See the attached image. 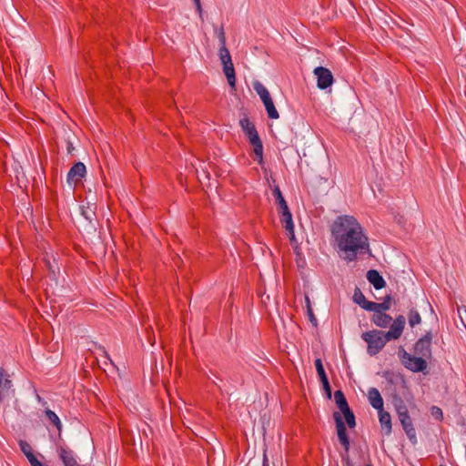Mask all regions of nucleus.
Here are the masks:
<instances>
[{
    "label": "nucleus",
    "mask_w": 466,
    "mask_h": 466,
    "mask_svg": "<svg viewBox=\"0 0 466 466\" xmlns=\"http://www.w3.org/2000/svg\"><path fill=\"white\" fill-rule=\"evenodd\" d=\"M366 466H372L371 464H367Z\"/></svg>",
    "instance_id": "nucleus-41"
},
{
    "label": "nucleus",
    "mask_w": 466,
    "mask_h": 466,
    "mask_svg": "<svg viewBox=\"0 0 466 466\" xmlns=\"http://www.w3.org/2000/svg\"><path fill=\"white\" fill-rule=\"evenodd\" d=\"M321 383H322L323 389L327 394V397L329 399H330L331 398V388H330L329 380H323V381H321Z\"/></svg>",
    "instance_id": "nucleus-35"
},
{
    "label": "nucleus",
    "mask_w": 466,
    "mask_h": 466,
    "mask_svg": "<svg viewBox=\"0 0 466 466\" xmlns=\"http://www.w3.org/2000/svg\"><path fill=\"white\" fill-rule=\"evenodd\" d=\"M378 412L379 420L382 431H384L385 435H390L392 431L390 414L388 411L384 410V409L378 410Z\"/></svg>",
    "instance_id": "nucleus-16"
},
{
    "label": "nucleus",
    "mask_w": 466,
    "mask_h": 466,
    "mask_svg": "<svg viewBox=\"0 0 466 466\" xmlns=\"http://www.w3.org/2000/svg\"><path fill=\"white\" fill-rule=\"evenodd\" d=\"M57 452L64 466H78L76 460L74 457L73 451L67 447L60 446Z\"/></svg>",
    "instance_id": "nucleus-12"
},
{
    "label": "nucleus",
    "mask_w": 466,
    "mask_h": 466,
    "mask_svg": "<svg viewBox=\"0 0 466 466\" xmlns=\"http://www.w3.org/2000/svg\"><path fill=\"white\" fill-rule=\"evenodd\" d=\"M334 399H335L336 405L341 413L350 410V408L348 404V401L346 400V397H345L344 393L342 392V390H336L334 393Z\"/></svg>",
    "instance_id": "nucleus-21"
},
{
    "label": "nucleus",
    "mask_w": 466,
    "mask_h": 466,
    "mask_svg": "<svg viewBox=\"0 0 466 466\" xmlns=\"http://www.w3.org/2000/svg\"><path fill=\"white\" fill-rule=\"evenodd\" d=\"M74 150H75V147H74L72 142L68 140L66 142V151H67V153L68 154H72Z\"/></svg>",
    "instance_id": "nucleus-37"
},
{
    "label": "nucleus",
    "mask_w": 466,
    "mask_h": 466,
    "mask_svg": "<svg viewBox=\"0 0 466 466\" xmlns=\"http://www.w3.org/2000/svg\"><path fill=\"white\" fill-rule=\"evenodd\" d=\"M272 194L276 199V204L278 206V211L279 213L283 210V209H286L288 208V205H287V202L279 189V187H276L273 191H272Z\"/></svg>",
    "instance_id": "nucleus-22"
},
{
    "label": "nucleus",
    "mask_w": 466,
    "mask_h": 466,
    "mask_svg": "<svg viewBox=\"0 0 466 466\" xmlns=\"http://www.w3.org/2000/svg\"><path fill=\"white\" fill-rule=\"evenodd\" d=\"M399 356L402 365L412 372H423L428 367L426 359L415 354L412 355L402 347L400 349Z\"/></svg>",
    "instance_id": "nucleus-4"
},
{
    "label": "nucleus",
    "mask_w": 466,
    "mask_h": 466,
    "mask_svg": "<svg viewBox=\"0 0 466 466\" xmlns=\"http://www.w3.org/2000/svg\"><path fill=\"white\" fill-rule=\"evenodd\" d=\"M80 211H81V215L84 217V218L86 221H88L89 223H92L94 220H96V216L95 208H93L89 205H87V206L81 205Z\"/></svg>",
    "instance_id": "nucleus-24"
},
{
    "label": "nucleus",
    "mask_w": 466,
    "mask_h": 466,
    "mask_svg": "<svg viewBox=\"0 0 466 466\" xmlns=\"http://www.w3.org/2000/svg\"><path fill=\"white\" fill-rule=\"evenodd\" d=\"M393 298L391 297V295H387L384 297V299L381 303L372 301V304H369L368 306L371 309V311H387L390 309V304Z\"/></svg>",
    "instance_id": "nucleus-20"
},
{
    "label": "nucleus",
    "mask_w": 466,
    "mask_h": 466,
    "mask_svg": "<svg viewBox=\"0 0 466 466\" xmlns=\"http://www.w3.org/2000/svg\"><path fill=\"white\" fill-rule=\"evenodd\" d=\"M373 315L370 318L372 323H374L377 327L385 329L391 326L394 319L390 315L386 313V311H372Z\"/></svg>",
    "instance_id": "nucleus-11"
},
{
    "label": "nucleus",
    "mask_w": 466,
    "mask_h": 466,
    "mask_svg": "<svg viewBox=\"0 0 466 466\" xmlns=\"http://www.w3.org/2000/svg\"><path fill=\"white\" fill-rule=\"evenodd\" d=\"M315 367H316L317 373H318V375L319 377L320 381L329 380L328 376H327V374L325 372V370H324L321 359H316L315 360Z\"/></svg>",
    "instance_id": "nucleus-30"
},
{
    "label": "nucleus",
    "mask_w": 466,
    "mask_h": 466,
    "mask_svg": "<svg viewBox=\"0 0 466 466\" xmlns=\"http://www.w3.org/2000/svg\"><path fill=\"white\" fill-rule=\"evenodd\" d=\"M408 320H409V325L411 328H414L415 326L420 324L421 317L417 309H415L413 308L410 309L409 314H408Z\"/></svg>",
    "instance_id": "nucleus-27"
},
{
    "label": "nucleus",
    "mask_w": 466,
    "mask_h": 466,
    "mask_svg": "<svg viewBox=\"0 0 466 466\" xmlns=\"http://www.w3.org/2000/svg\"><path fill=\"white\" fill-rule=\"evenodd\" d=\"M431 413L438 420H441L443 419L442 410L441 408H439L437 406L431 407Z\"/></svg>",
    "instance_id": "nucleus-33"
},
{
    "label": "nucleus",
    "mask_w": 466,
    "mask_h": 466,
    "mask_svg": "<svg viewBox=\"0 0 466 466\" xmlns=\"http://www.w3.org/2000/svg\"><path fill=\"white\" fill-rule=\"evenodd\" d=\"M194 3H195L197 11L199 14L200 18H202L203 10H202L200 0H194Z\"/></svg>",
    "instance_id": "nucleus-36"
},
{
    "label": "nucleus",
    "mask_w": 466,
    "mask_h": 466,
    "mask_svg": "<svg viewBox=\"0 0 466 466\" xmlns=\"http://www.w3.org/2000/svg\"><path fill=\"white\" fill-rule=\"evenodd\" d=\"M314 75L317 76V86L319 89H326L329 87L334 82V77L331 71L326 67H316L314 69Z\"/></svg>",
    "instance_id": "nucleus-7"
},
{
    "label": "nucleus",
    "mask_w": 466,
    "mask_h": 466,
    "mask_svg": "<svg viewBox=\"0 0 466 466\" xmlns=\"http://www.w3.org/2000/svg\"><path fill=\"white\" fill-rule=\"evenodd\" d=\"M12 387L13 383L9 380L8 373L0 367V401H4L14 395L15 390Z\"/></svg>",
    "instance_id": "nucleus-8"
},
{
    "label": "nucleus",
    "mask_w": 466,
    "mask_h": 466,
    "mask_svg": "<svg viewBox=\"0 0 466 466\" xmlns=\"http://www.w3.org/2000/svg\"><path fill=\"white\" fill-rule=\"evenodd\" d=\"M265 108L268 113V116L271 119H277L279 118V115L278 110L276 109L272 98L265 101L264 103Z\"/></svg>",
    "instance_id": "nucleus-28"
},
{
    "label": "nucleus",
    "mask_w": 466,
    "mask_h": 466,
    "mask_svg": "<svg viewBox=\"0 0 466 466\" xmlns=\"http://www.w3.org/2000/svg\"><path fill=\"white\" fill-rule=\"evenodd\" d=\"M253 86L263 103L271 99L269 92L260 82H255Z\"/></svg>",
    "instance_id": "nucleus-25"
},
{
    "label": "nucleus",
    "mask_w": 466,
    "mask_h": 466,
    "mask_svg": "<svg viewBox=\"0 0 466 466\" xmlns=\"http://www.w3.org/2000/svg\"><path fill=\"white\" fill-rule=\"evenodd\" d=\"M333 419H334V421L336 424V430H337V435H338L339 441L344 448L345 451L348 453L350 451V438L347 433V428H346L345 422L342 419L340 412L334 411Z\"/></svg>",
    "instance_id": "nucleus-6"
},
{
    "label": "nucleus",
    "mask_w": 466,
    "mask_h": 466,
    "mask_svg": "<svg viewBox=\"0 0 466 466\" xmlns=\"http://www.w3.org/2000/svg\"><path fill=\"white\" fill-rule=\"evenodd\" d=\"M406 319L399 315L394 319L388 331L371 329L361 334V339L367 343V352L370 356L377 355L388 341L399 339L404 330Z\"/></svg>",
    "instance_id": "nucleus-2"
},
{
    "label": "nucleus",
    "mask_w": 466,
    "mask_h": 466,
    "mask_svg": "<svg viewBox=\"0 0 466 466\" xmlns=\"http://www.w3.org/2000/svg\"><path fill=\"white\" fill-rule=\"evenodd\" d=\"M218 38L220 46H226V35H225L223 25H221V27L218 31Z\"/></svg>",
    "instance_id": "nucleus-34"
},
{
    "label": "nucleus",
    "mask_w": 466,
    "mask_h": 466,
    "mask_svg": "<svg viewBox=\"0 0 466 466\" xmlns=\"http://www.w3.org/2000/svg\"><path fill=\"white\" fill-rule=\"evenodd\" d=\"M366 277H367V279L369 280V282L370 284H372L376 289H380L384 288L386 285V281L384 280L382 276L379 273V271L376 269H370L367 272Z\"/></svg>",
    "instance_id": "nucleus-15"
},
{
    "label": "nucleus",
    "mask_w": 466,
    "mask_h": 466,
    "mask_svg": "<svg viewBox=\"0 0 466 466\" xmlns=\"http://www.w3.org/2000/svg\"><path fill=\"white\" fill-rule=\"evenodd\" d=\"M32 466H43L41 461H37L36 464H33Z\"/></svg>",
    "instance_id": "nucleus-40"
},
{
    "label": "nucleus",
    "mask_w": 466,
    "mask_h": 466,
    "mask_svg": "<svg viewBox=\"0 0 466 466\" xmlns=\"http://www.w3.org/2000/svg\"><path fill=\"white\" fill-rule=\"evenodd\" d=\"M353 301L356 304L360 305L363 309L367 311H371V309L368 305L372 304V301L367 300L365 296L359 288H356L354 290Z\"/></svg>",
    "instance_id": "nucleus-19"
},
{
    "label": "nucleus",
    "mask_w": 466,
    "mask_h": 466,
    "mask_svg": "<svg viewBox=\"0 0 466 466\" xmlns=\"http://www.w3.org/2000/svg\"><path fill=\"white\" fill-rule=\"evenodd\" d=\"M431 331H427L420 339H419L414 346L413 351L415 355L422 357L426 360L431 359V341H432Z\"/></svg>",
    "instance_id": "nucleus-5"
},
{
    "label": "nucleus",
    "mask_w": 466,
    "mask_h": 466,
    "mask_svg": "<svg viewBox=\"0 0 466 466\" xmlns=\"http://www.w3.org/2000/svg\"><path fill=\"white\" fill-rule=\"evenodd\" d=\"M262 466H268V458H267L266 455H264L263 465Z\"/></svg>",
    "instance_id": "nucleus-39"
},
{
    "label": "nucleus",
    "mask_w": 466,
    "mask_h": 466,
    "mask_svg": "<svg viewBox=\"0 0 466 466\" xmlns=\"http://www.w3.org/2000/svg\"><path fill=\"white\" fill-rule=\"evenodd\" d=\"M280 222L283 224L285 229L290 235V239L294 238V224L292 221V215L289 208L283 209L279 212Z\"/></svg>",
    "instance_id": "nucleus-13"
},
{
    "label": "nucleus",
    "mask_w": 466,
    "mask_h": 466,
    "mask_svg": "<svg viewBox=\"0 0 466 466\" xmlns=\"http://www.w3.org/2000/svg\"><path fill=\"white\" fill-rule=\"evenodd\" d=\"M239 125L253 147L255 155L253 159L261 164L263 162V144L254 124L248 117H243L239 120Z\"/></svg>",
    "instance_id": "nucleus-3"
},
{
    "label": "nucleus",
    "mask_w": 466,
    "mask_h": 466,
    "mask_svg": "<svg viewBox=\"0 0 466 466\" xmlns=\"http://www.w3.org/2000/svg\"><path fill=\"white\" fill-rule=\"evenodd\" d=\"M218 56L223 66L232 61L230 53L227 46L219 47Z\"/></svg>",
    "instance_id": "nucleus-29"
},
{
    "label": "nucleus",
    "mask_w": 466,
    "mask_h": 466,
    "mask_svg": "<svg viewBox=\"0 0 466 466\" xmlns=\"http://www.w3.org/2000/svg\"><path fill=\"white\" fill-rule=\"evenodd\" d=\"M391 401L397 413L408 410L404 400L397 393L392 394Z\"/></svg>",
    "instance_id": "nucleus-26"
},
{
    "label": "nucleus",
    "mask_w": 466,
    "mask_h": 466,
    "mask_svg": "<svg viewBox=\"0 0 466 466\" xmlns=\"http://www.w3.org/2000/svg\"><path fill=\"white\" fill-rule=\"evenodd\" d=\"M345 419V421L350 429H354L356 427V419L353 411L349 410L342 413Z\"/></svg>",
    "instance_id": "nucleus-31"
},
{
    "label": "nucleus",
    "mask_w": 466,
    "mask_h": 466,
    "mask_svg": "<svg viewBox=\"0 0 466 466\" xmlns=\"http://www.w3.org/2000/svg\"><path fill=\"white\" fill-rule=\"evenodd\" d=\"M223 72L230 87L236 90V74L232 61L223 66Z\"/></svg>",
    "instance_id": "nucleus-18"
},
{
    "label": "nucleus",
    "mask_w": 466,
    "mask_h": 466,
    "mask_svg": "<svg viewBox=\"0 0 466 466\" xmlns=\"http://www.w3.org/2000/svg\"><path fill=\"white\" fill-rule=\"evenodd\" d=\"M400 424L410 441H416V431L412 424V420L409 414V410L397 413Z\"/></svg>",
    "instance_id": "nucleus-10"
},
{
    "label": "nucleus",
    "mask_w": 466,
    "mask_h": 466,
    "mask_svg": "<svg viewBox=\"0 0 466 466\" xmlns=\"http://www.w3.org/2000/svg\"><path fill=\"white\" fill-rule=\"evenodd\" d=\"M46 417L47 420L57 429L59 437L62 431V423L58 416L53 410L46 409L45 410Z\"/></svg>",
    "instance_id": "nucleus-23"
},
{
    "label": "nucleus",
    "mask_w": 466,
    "mask_h": 466,
    "mask_svg": "<svg viewBox=\"0 0 466 466\" xmlns=\"http://www.w3.org/2000/svg\"><path fill=\"white\" fill-rule=\"evenodd\" d=\"M368 399L370 405L377 410L383 409V399L376 388H370L368 391Z\"/></svg>",
    "instance_id": "nucleus-14"
},
{
    "label": "nucleus",
    "mask_w": 466,
    "mask_h": 466,
    "mask_svg": "<svg viewBox=\"0 0 466 466\" xmlns=\"http://www.w3.org/2000/svg\"><path fill=\"white\" fill-rule=\"evenodd\" d=\"M330 232L338 248L345 253L344 259L354 261L359 253H370L369 239L354 217L339 216L333 221Z\"/></svg>",
    "instance_id": "nucleus-1"
},
{
    "label": "nucleus",
    "mask_w": 466,
    "mask_h": 466,
    "mask_svg": "<svg viewBox=\"0 0 466 466\" xmlns=\"http://www.w3.org/2000/svg\"><path fill=\"white\" fill-rule=\"evenodd\" d=\"M19 447H20L22 452L24 453V455L27 458L30 465L32 466L33 464H36L38 460L35 457V455L34 454L31 445L27 441L20 440Z\"/></svg>",
    "instance_id": "nucleus-17"
},
{
    "label": "nucleus",
    "mask_w": 466,
    "mask_h": 466,
    "mask_svg": "<svg viewBox=\"0 0 466 466\" xmlns=\"http://www.w3.org/2000/svg\"><path fill=\"white\" fill-rule=\"evenodd\" d=\"M86 166L82 162H76L69 169L66 181L68 184H74L76 186L82 181V178L86 176Z\"/></svg>",
    "instance_id": "nucleus-9"
},
{
    "label": "nucleus",
    "mask_w": 466,
    "mask_h": 466,
    "mask_svg": "<svg viewBox=\"0 0 466 466\" xmlns=\"http://www.w3.org/2000/svg\"><path fill=\"white\" fill-rule=\"evenodd\" d=\"M99 350L103 352L104 356L110 360V362L113 364V361L111 360L107 351L106 350L105 347H99Z\"/></svg>",
    "instance_id": "nucleus-38"
},
{
    "label": "nucleus",
    "mask_w": 466,
    "mask_h": 466,
    "mask_svg": "<svg viewBox=\"0 0 466 466\" xmlns=\"http://www.w3.org/2000/svg\"><path fill=\"white\" fill-rule=\"evenodd\" d=\"M305 300L307 303V314L309 317V320L312 323L313 326H317V319L313 313V310L310 306V301L308 296H306Z\"/></svg>",
    "instance_id": "nucleus-32"
}]
</instances>
